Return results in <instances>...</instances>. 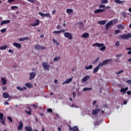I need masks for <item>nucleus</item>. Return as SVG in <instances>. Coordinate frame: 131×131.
I'll return each mask as SVG.
<instances>
[{
	"mask_svg": "<svg viewBox=\"0 0 131 131\" xmlns=\"http://www.w3.org/2000/svg\"><path fill=\"white\" fill-rule=\"evenodd\" d=\"M103 43H95L94 44H93L92 47H97L98 48H100V51H104L106 50V47L104 46Z\"/></svg>",
	"mask_w": 131,
	"mask_h": 131,
	"instance_id": "f257e3e1",
	"label": "nucleus"
},
{
	"mask_svg": "<svg viewBox=\"0 0 131 131\" xmlns=\"http://www.w3.org/2000/svg\"><path fill=\"white\" fill-rule=\"evenodd\" d=\"M38 14L40 16H41L42 17H47V18H51V15H50V13H46V14H45V13H42L41 12H38Z\"/></svg>",
	"mask_w": 131,
	"mask_h": 131,
	"instance_id": "f03ea898",
	"label": "nucleus"
},
{
	"mask_svg": "<svg viewBox=\"0 0 131 131\" xmlns=\"http://www.w3.org/2000/svg\"><path fill=\"white\" fill-rule=\"evenodd\" d=\"M63 35L64 36L67 38L68 39H72L73 38L72 34L70 32H64Z\"/></svg>",
	"mask_w": 131,
	"mask_h": 131,
	"instance_id": "7ed1b4c3",
	"label": "nucleus"
},
{
	"mask_svg": "<svg viewBox=\"0 0 131 131\" xmlns=\"http://www.w3.org/2000/svg\"><path fill=\"white\" fill-rule=\"evenodd\" d=\"M111 61V60L110 59H108L107 60H105L103 61H102V62H101V63H100L99 64H98V65H100V67H103L104 65H106L108 64V63Z\"/></svg>",
	"mask_w": 131,
	"mask_h": 131,
	"instance_id": "20e7f679",
	"label": "nucleus"
},
{
	"mask_svg": "<svg viewBox=\"0 0 131 131\" xmlns=\"http://www.w3.org/2000/svg\"><path fill=\"white\" fill-rule=\"evenodd\" d=\"M118 38L119 39H129V37L127 34L121 35Z\"/></svg>",
	"mask_w": 131,
	"mask_h": 131,
	"instance_id": "39448f33",
	"label": "nucleus"
},
{
	"mask_svg": "<svg viewBox=\"0 0 131 131\" xmlns=\"http://www.w3.org/2000/svg\"><path fill=\"white\" fill-rule=\"evenodd\" d=\"M42 65V67L44 69L47 70L50 69V66L49 65L48 63L43 62Z\"/></svg>",
	"mask_w": 131,
	"mask_h": 131,
	"instance_id": "423d86ee",
	"label": "nucleus"
},
{
	"mask_svg": "<svg viewBox=\"0 0 131 131\" xmlns=\"http://www.w3.org/2000/svg\"><path fill=\"white\" fill-rule=\"evenodd\" d=\"M113 24V23L112 21H110L107 24H106L105 25L106 30H108L110 26H112Z\"/></svg>",
	"mask_w": 131,
	"mask_h": 131,
	"instance_id": "0eeeda50",
	"label": "nucleus"
},
{
	"mask_svg": "<svg viewBox=\"0 0 131 131\" xmlns=\"http://www.w3.org/2000/svg\"><path fill=\"white\" fill-rule=\"evenodd\" d=\"M40 24V20L39 19H36L34 24H31L30 25L31 26H37Z\"/></svg>",
	"mask_w": 131,
	"mask_h": 131,
	"instance_id": "6e6552de",
	"label": "nucleus"
},
{
	"mask_svg": "<svg viewBox=\"0 0 131 131\" xmlns=\"http://www.w3.org/2000/svg\"><path fill=\"white\" fill-rule=\"evenodd\" d=\"M90 76L87 75L85 76L84 77H83L82 79H81V81L82 82H86L88 80L90 79Z\"/></svg>",
	"mask_w": 131,
	"mask_h": 131,
	"instance_id": "1a4fd4ad",
	"label": "nucleus"
},
{
	"mask_svg": "<svg viewBox=\"0 0 131 131\" xmlns=\"http://www.w3.org/2000/svg\"><path fill=\"white\" fill-rule=\"evenodd\" d=\"M36 77V73L34 72H32L30 73L29 80H32L33 78Z\"/></svg>",
	"mask_w": 131,
	"mask_h": 131,
	"instance_id": "9d476101",
	"label": "nucleus"
},
{
	"mask_svg": "<svg viewBox=\"0 0 131 131\" xmlns=\"http://www.w3.org/2000/svg\"><path fill=\"white\" fill-rule=\"evenodd\" d=\"M10 22H11V20H10L9 19L5 20L2 21L0 25H1V26H3L5 24H8L10 23Z\"/></svg>",
	"mask_w": 131,
	"mask_h": 131,
	"instance_id": "9b49d317",
	"label": "nucleus"
},
{
	"mask_svg": "<svg viewBox=\"0 0 131 131\" xmlns=\"http://www.w3.org/2000/svg\"><path fill=\"white\" fill-rule=\"evenodd\" d=\"M72 129L73 130V131H79V128L78 126H75L74 127H73V128H72L71 127H70V130L72 131Z\"/></svg>",
	"mask_w": 131,
	"mask_h": 131,
	"instance_id": "f8f14e48",
	"label": "nucleus"
},
{
	"mask_svg": "<svg viewBox=\"0 0 131 131\" xmlns=\"http://www.w3.org/2000/svg\"><path fill=\"white\" fill-rule=\"evenodd\" d=\"M4 117V114L2 113H0V119H1V122L2 124H5V121H4L3 119Z\"/></svg>",
	"mask_w": 131,
	"mask_h": 131,
	"instance_id": "ddd939ff",
	"label": "nucleus"
},
{
	"mask_svg": "<svg viewBox=\"0 0 131 131\" xmlns=\"http://www.w3.org/2000/svg\"><path fill=\"white\" fill-rule=\"evenodd\" d=\"M3 97L5 99H7L10 98V95L8 92H4Z\"/></svg>",
	"mask_w": 131,
	"mask_h": 131,
	"instance_id": "4468645a",
	"label": "nucleus"
},
{
	"mask_svg": "<svg viewBox=\"0 0 131 131\" xmlns=\"http://www.w3.org/2000/svg\"><path fill=\"white\" fill-rule=\"evenodd\" d=\"M101 67L99 64H98V66L96 67V68H94L93 70V73H96L98 72V70H99V68Z\"/></svg>",
	"mask_w": 131,
	"mask_h": 131,
	"instance_id": "2eb2a0df",
	"label": "nucleus"
},
{
	"mask_svg": "<svg viewBox=\"0 0 131 131\" xmlns=\"http://www.w3.org/2000/svg\"><path fill=\"white\" fill-rule=\"evenodd\" d=\"M105 11V9H98L95 11H94V13H102Z\"/></svg>",
	"mask_w": 131,
	"mask_h": 131,
	"instance_id": "dca6fc26",
	"label": "nucleus"
},
{
	"mask_svg": "<svg viewBox=\"0 0 131 131\" xmlns=\"http://www.w3.org/2000/svg\"><path fill=\"white\" fill-rule=\"evenodd\" d=\"M23 123H22V121H20L19 122V125L18 126V130H21L23 129Z\"/></svg>",
	"mask_w": 131,
	"mask_h": 131,
	"instance_id": "f3484780",
	"label": "nucleus"
},
{
	"mask_svg": "<svg viewBox=\"0 0 131 131\" xmlns=\"http://www.w3.org/2000/svg\"><path fill=\"white\" fill-rule=\"evenodd\" d=\"M72 81V78H69L67 80H66V81L63 82L62 83L63 85H64L65 84H69L70 83L71 81Z\"/></svg>",
	"mask_w": 131,
	"mask_h": 131,
	"instance_id": "a211bd4d",
	"label": "nucleus"
},
{
	"mask_svg": "<svg viewBox=\"0 0 131 131\" xmlns=\"http://www.w3.org/2000/svg\"><path fill=\"white\" fill-rule=\"evenodd\" d=\"M16 89L18 91H23L27 90V88L26 86H24L23 88H21L20 86H18L17 87H16Z\"/></svg>",
	"mask_w": 131,
	"mask_h": 131,
	"instance_id": "6ab92c4d",
	"label": "nucleus"
},
{
	"mask_svg": "<svg viewBox=\"0 0 131 131\" xmlns=\"http://www.w3.org/2000/svg\"><path fill=\"white\" fill-rule=\"evenodd\" d=\"M89 36H90V35L88 33H83V34H82L81 37L84 38H87L88 37H89Z\"/></svg>",
	"mask_w": 131,
	"mask_h": 131,
	"instance_id": "aec40b11",
	"label": "nucleus"
},
{
	"mask_svg": "<svg viewBox=\"0 0 131 131\" xmlns=\"http://www.w3.org/2000/svg\"><path fill=\"white\" fill-rule=\"evenodd\" d=\"M25 129L26 131H33V128L30 126H26Z\"/></svg>",
	"mask_w": 131,
	"mask_h": 131,
	"instance_id": "412c9836",
	"label": "nucleus"
},
{
	"mask_svg": "<svg viewBox=\"0 0 131 131\" xmlns=\"http://www.w3.org/2000/svg\"><path fill=\"white\" fill-rule=\"evenodd\" d=\"M13 46L14 47H17L18 48H21V45L20 43H17V42H14L13 43Z\"/></svg>",
	"mask_w": 131,
	"mask_h": 131,
	"instance_id": "4be33fe9",
	"label": "nucleus"
},
{
	"mask_svg": "<svg viewBox=\"0 0 131 131\" xmlns=\"http://www.w3.org/2000/svg\"><path fill=\"white\" fill-rule=\"evenodd\" d=\"M117 28L118 29L124 30L125 29V26H123L121 24H119L117 26Z\"/></svg>",
	"mask_w": 131,
	"mask_h": 131,
	"instance_id": "5701e85b",
	"label": "nucleus"
},
{
	"mask_svg": "<svg viewBox=\"0 0 131 131\" xmlns=\"http://www.w3.org/2000/svg\"><path fill=\"white\" fill-rule=\"evenodd\" d=\"M79 29L81 30H83L84 28V24L83 23H79Z\"/></svg>",
	"mask_w": 131,
	"mask_h": 131,
	"instance_id": "b1692460",
	"label": "nucleus"
},
{
	"mask_svg": "<svg viewBox=\"0 0 131 131\" xmlns=\"http://www.w3.org/2000/svg\"><path fill=\"white\" fill-rule=\"evenodd\" d=\"M25 86H27V87H28V88H29V89H31V88H32L33 87V84H31V83H26L25 84Z\"/></svg>",
	"mask_w": 131,
	"mask_h": 131,
	"instance_id": "393cba45",
	"label": "nucleus"
},
{
	"mask_svg": "<svg viewBox=\"0 0 131 131\" xmlns=\"http://www.w3.org/2000/svg\"><path fill=\"white\" fill-rule=\"evenodd\" d=\"M106 23V21L105 20H100L98 22V24L101 25H104Z\"/></svg>",
	"mask_w": 131,
	"mask_h": 131,
	"instance_id": "a878e982",
	"label": "nucleus"
},
{
	"mask_svg": "<svg viewBox=\"0 0 131 131\" xmlns=\"http://www.w3.org/2000/svg\"><path fill=\"white\" fill-rule=\"evenodd\" d=\"M99 112H100V110L99 109L94 110L93 111V115L98 114Z\"/></svg>",
	"mask_w": 131,
	"mask_h": 131,
	"instance_id": "bb28decb",
	"label": "nucleus"
},
{
	"mask_svg": "<svg viewBox=\"0 0 131 131\" xmlns=\"http://www.w3.org/2000/svg\"><path fill=\"white\" fill-rule=\"evenodd\" d=\"M28 109L29 111H27L25 110L26 113L28 115H31L32 114H31V110L30 107H28Z\"/></svg>",
	"mask_w": 131,
	"mask_h": 131,
	"instance_id": "cd10ccee",
	"label": "nucleus"
},
{
	"mask_svg": "<svg viewBox=\"0 0 131 131\" xmlns=\"http://www.w3.org/2000/svg\"><path fill=\"white\" fill-rule=\"evenodd\" d=\"M35 49L37 50H41V46L40 45H35Z\"/></svg>",
	"mask_w": 131,
	"mask_h": 131,
	"instance_id": "c85d7f7f",
	"label": "nucleus"
},
{
	"mask_svg": "<svg viewBox=\"0 0 131 131\" xmlns=\"http://www.w3.org/2000/svg\"><path fill=\"white\" fill-rule=\"evenodd\" d=\"M115 2L118 4H122L125 3V1H120V0H115Z\"/></svg>",
	"mask_w": 131,
	"mask_h": 131,
	"instance_id": "c756f323",
	"label": "nucleus"
},
{
	"mask_svg": "<svg viewBox=\"0 0 131 131\" xmlns=\"http://www.w3.org/2000/svg\"><path fill=\"white\" fill-rule=\"evenodd\" d=\"M8 48L7 45H4L3 46L0 47V50H5Z\"/></svg>",
	"mask_w": 131,
	"mask_h": 131,
	"instance_id": "7c9ffc66",
	"label": "nucleus"
},
{
	"mask_svg": "<svg viewBox=\"0 0 131 131\" xmlns=\"http://www.w3.org/2000/svg\"><path fill=\"white\" fill-rule=\"evenodd\" d=\"M7 80H6V79H5L4 78H2V84L3 85H5L7 84Z\"/></svg>",
	"mask_w": 131,
	"mask_h": 131,
	"instance_id": "2f4dec72",
	"label": "nucleus"
},
{
	"mask_svg": "<svg viewBox=\"0 0 131 131\" xmlns=\"http://www.w3.org/2000/svg\"><path fill=\"white\" fill-rule=\"evenodd\" d=\"M66 11L67 13H72L74 12V10L72 9H67Z\"/></svg>",
	"mask_w": 131,
	"mask_h": 131,
	"instance_id": "473e14b6",
	"label": "nucleus"
},
{
	"mask_svg": "<svg viewBox=\"0 0 131 131\" xmlns=\"http://www.w3.org/2000/svg\"><path fill=\"white\" fill-rule=\"evenodd\" d=\"M93 90V89L92 88H83V91H92Z\"/></svg>",
	"mask_w": 131,
	"mask_h": 131,
	"instance_id": "72a5a7b5",
	"label": "nucleus"
},
{
	"mask_svg": "<svg viewBox=\"0 0 131 131\" xmlns=\"http://www.w3.org/2000/svg\"><path fill=\"white\" fill-rule=\"evenodd\" d=\"M93 68V65H90V66H89L88 67H85V69L86 70H89V69H92Z\"/></svg>",
	"mask_w": 131,
	"mask_h": 131,
	"instance_id": "f704fd0d",
	"label": "nucleus"
},
{
	"mask_svg": "<svg viewBox=\"0 0 131 131\" xmlns=\"http://www.w3.org/2000/svg\"><path fill=\"white\" fill-rule=\"evenodd\" d=\"M120 92L121 93H123V94H125V93H126V91L125 90L124 88H122L120 90Z\"/></svg>",
	"mask_w": 131,
	"mask_h": 131,
	"instance_id": "c9c22d12",
	"label": "nucleus"
},
{
	"mask_svg": "<svg viewBox=\"0 0 131 131\" xmlns=\"http://www.w3.org/2000/svg\"><path fill=\"white\" fill-rule=\"evenodd\" d=\"M60 59V57H56L54 58L53 61H59Z\"/></svg>",
	"mask_w": 131,
	"mask_h": 131,
	"instance_id": "e433bc0d",
	"label": "nucleus"
},
{
	"mask_svg": "<svg viewBox=\"0 0 131 131\" xmlns=\"http://www.w3.org/2000/svg\"><path fill=\"white\" fill-rule=\"evenodd\" d=\"M52 41H53V42L54 43H56V45H57V46H59V43L57 41L56 39H53Z\"/></svg>",
	"mask_w": 131,
	"mask_h": 131,
	"instance_id": "4c0bfd02",
	"label": "nucleus"
},
{
	"mask_svg": "<svg viewBox=\"0 0 131 131\" xmlns=\"http://www.w3.org/2000/svg\"><path fill=\"white\" fill-rule=\"evenodd\" d=\"M108 0H101V3L103 4H106L108 3Z\"/></svg>",
	"mask_w": 131,
	"mask_h": 131,
	"instance_id": "58836bf2",
	"label": "nucleus"
},
{
	"mask_svg": "<svg viewBox=\"0 0 131 131\" xmlns=\"http://www.w3.org/2000/svg\"><path fill=\"white\" fill-rule=\"evenodd\" d=\"M113 24H116L118 23V19H113L112 20Z\"/></svg>",
	"mask_w": 131,
	"mask_h": 131,
	"instance_id": "ea45409f",
	"label": "nucleus"
},
{
	"mask_svg": "<svg viewBox=\"0 0 131 131\" xmlns=\"http://www.w3.org/2000/svg\"><path fill=\"white\" fill-rule=\"evenodd\" d=\"M6 31H7L6 28H4L3 29L1 30V33H4L5 32H6Z\"/></svg>",
	"mask_w": 131,
	"mask_h": 131,
	"instance_id": "a19ab883",
	"label": "nucleus"
},
{
	"mask_svg": "<svg viewBox=\"0 0 131 131\" xmlns=\"http://www.w3.org/2000/svg\"><path fill=\"white\" fill-rule=\"evenodd\" d=\"M11 9L12 10H14L15 9H18V6H11Z\"/></svg>",
	"mask_w": 131,
	"mask_h": 131,
	"instance_id": "79ce46f5",
	"label": "nucleus"
},
{
	"mask_svg": "<svg viewBox=\"0 0 131 131\" xmlns=\"http://www.w3.org/2000/svg\"><path fill=\"white\" fill-rule=\"evenodd\" d=\"M7 119H8L10 122H12L13 121L12 118L10 117H7Z\"/></svg>",
	"mask_w": 131,
	"mask_h": 131,
	"instance_id": "37998d69",
	"label": "nucleus"
},
{
	"mask_svg": "<svg viewBox=\"0 0 131 131\" xmlns=\"http://www.w3.org/2000/svg\"><path fill=\"white\" fill-rule=\"evenodd\" d=\"M27 1H28L29 2H31V3L35 4L36 0H27Z\"/></svg>",
	"mask_w": 131,
	"mask_h": 131,
	"instance_id": "c03bdc74",
	"label": "nucleus"
},
{
	"mask_svg": "<svg viewBox=\"0 0 131 131\" xmlns=\"http://www.w3.org/2000/svg\"><path fill=\"white\" fill-rule=\"evenodd\" d=\"M126 15H127V13L125 12H122V16L123 17H124V18L126 17Z\"/></svg>",
	"mask_w": 131,
	"mask_h": 131,
	"instance_id": "a18cd8bd",
	"label": "nucleus"
},
{
	"mask_svg": "<svg viewBox=\"0 0 131 131\" xmlns=\"http://www.w3.org/2000/svg\"><path fill=\"white\" fill-rule=\"evenodd\" d=\"M53 34H60V31H54L53 32Z\"/></svg>",
	"mask_w": 131,
	"mask_h": 131,
	"instance_id": "49530a36",
	"label": "nucleus"
},
{
	"mask_svg": "<svg viewBox=\"0 0 131 131\" xmlns=\"http://www.w3.org/2000/svg\"><path fill=\"white\" fill-rule=\"evenodd\" d=\"M123 72H124L123 70L119 71V72H117L116 74H117V75H119V74H121V73H122Z\"/></svg>",
	"mask_w": 131,
	"mask_h": 131,
	"instance_id": "de8ad7c7",
	"label": "nucleus"
},
{
	"mask_svg": "<svg viewBox=\"0 0 131 131\" xmlns=\"http://www.w3.org/2000/svg\"><path fill=\"white\" fill-rule=\"evenodd\" d=\"M120 31L119 30H116L115 31V34H118L119 33H120Z\"/></svg>",
	"mask_w": 131,
	"mask_h": 131,
	"instance_id": "09e8293b",
	"label": "nucleus"
},
{
	"mask_svg": "<svg viewBox=\"0 0 131 131\" xmlns=\"http://www.w3.org/2000/svg\"><path fill=\"white\" fill-rule=\"evenodd\" d=\"M48 112H49L50 113H51L52 112V108H49L47 110Z\"/></svg>",
	"mask_w": 131,
	"mask_h": 131,
	"instance_id": "8fccbe9b",
	"label": "nucleus"
},
{
	"mask_svg": "<svg viewBox=\"0 0 131 131\" xmlns=\"http://www.w3.org/2000/svg\"><path fill=\"white\" fill-rule=\"evenodd\" d=\"M116 46H119V41H117V42L115 43Z\"/></svg>",
	"mask_w": 131,
	"mask_h": 131,
	"instance_id": "3c124183",
	"label": "nucleus"
},
{
	"mask_svg": "<svg viewBox=\"0 0 131 131\" xmlns=\"http://www.w3.org/2000/svg\"><path fill=\"white\" fill-rule=\"evenodd\" d=\"M18 40H19V41H24V40H25V38H19Z\"/></svg>",
	"mask_w": 131,
	"mask_h": 131,
	"instance_id": "603ef678",
	"label": "nucleus"
},
{
	"mask_svg": "<svg viewBox=\"0 0 131 131\" xmlns=\"http://www.w3.org/2000/svg\"><path fill=\"white\" fill-rule=\"evenodd\" d=\"M122 55H123L122 54H117V55H116V57H120L122 56Z\"/></svg>",
	"mask_w": 131,
	"mask_h": 131,
	"instance_id": "864d4df0",
	"label": "nucleus"
},
{
	"mask_svg": "<svg viewBox=\"0 0 131 131\" xmlns=\"http://www.w3.org/2000/svg\"><path fill=\"white\" fill-rule=\"evenodd\" d=\"M14 1H16V0H8L7 1V2H8L9 3H11L12 2H13Z\"/></svg>",
	"mask_w": 131,
	"mask_h": 131,
	"instance_id": "5fc2aeb1",
	"label": "nucleus"
},
{
	"mask_svg": "<svg viewBox=\"0 0 131 131\" xmlns=\"http://www.w3.org/2000/svg\"><path fill=\"white\" fill-rule=\"evenodd\" d=\"M34 4L37 5H40V3L38 2V1H35V2Z\"/></svg>",
	"mask_w": 131,
	"mask_h": 131,
	"instance_id": "6e6d98bb",
	"label": "nucleus"
},
{
	"mask_svg": "<svg viewBox=\"0 0 131 131\" xmlns=\"http://www.w3.org/2000/svg\"><path fill=\"white\" fill-rule=\"evenodd\" d=\"M105 7V5H101L99 6V8H103Z\"/></svg>",
	"mask_w": 131,
	"mask_h": 131,
	"instance_id": "4d7b16f0",
	"label": "nucleus"
},
{
	"mask_svg": "<svg viewBox=\"0 0 131 131\" xmlns=\"http://www.w3.org/2000/svg\"><path fill=\"white\" fill-rule=\"evenodd\" d=\"M127 36L129 37V38H131V33H127Z\"/></svg>",
	"mask_w": 131,
	"mask_h": 131,
	"instance_id": "13d9d810",
	"label": "nucleus"
},
{
	"mask_svg": "<svg viewBox=\"0 0 131 131\" xmlns=\"http://www.w3.org/2000/svg\"><path fill=\"white\" fill-rule=\"evenodd\" d=\"M61 28V26L60 25H58L57 27V29H60Z\"/></svg>",
	"mask_w": 131,
	"mask_h": 131,
	"instance_id": "bf43d9fd",
	"label": "nucleus"
},
{
	"mask_svg": "<svg viewBox=\"0 0 131 131\" xmlns=\"http://www.w3.org/2000/svg\"><path fill=\"white\" fill-rule=\"evenodd\" d=\"M126 82L129 83V84H130L131 83V80H127L126 81Z\"/></svg>",
	"mask_w": 131,
	"mask_h": 131,
	"instance_id": "052dcab7",
	"label": "nucleus"
},
{
	"mask_svg": "<svg viewBox=\"0 0 131 131\" xmlns=\"http://www.w3.org/2000/svg\"><path fill=\"white\" fill-rule=\"evenodd\" d=\"M127 95H131V92L130 91H127Z\"/></svg>",
	"mask_w": 131,
	"mask_h": 131,
	"instance_id": "680f3d73",
	"label": "nucleus"
},
{
	"mask_svg": "<svg viewBox=\"0 0 131 131\" xmlns=\"http://www.w3.org/2000/svg\"><path fill=\"white\" fill-rule=\"evenodd\" d=\"M100 59V58H97L95 60V63H96L97 62H98Z\"/></svg>",
	"mask_w": 131,
	"mask_h": 131,
	"instance_id": "e2e57ef3",
	"label": "nucleus"
},
{
	"mask_svg": "<svg viewBox=\"0 0 131 131\" xmlns=\"http://www.w3.org/2000/svg\"><path fill=\"white\" fill-rule=\"evenodd\" d=\"M76 96V93L75 92H73V98H75Z\"/></svg>",
	"mask_w": 131,
	"mask_h": 131,
	"instance_id": "0e129e2a",
	"label": "nucleus"
},
{
	"mask_svg": "<svg viewBox=\"0 0 131 131\" xmlns=\"http://www.w3.org/2000/svg\"><path fill=\"white\" fill-rule=\"evenodd\" d=\"M60 33H61V32H65V30L64 29H62V30H60L59 31Z\"/></svg>",
	"mask_w": 131,
	"mask_h": 131,
	"instance_id": "69168bd1",
	"label": "nucleus"
},
{
	"mask_svg": "<svg viewBox=\"0 0 131 131\" xmlns=\"http://www.w3.org/2000/svg\"><path fill=\"white\" fill-rule=\"evenodd\" d=\"M123 104H124V105L127 104V101H126V100H124V102H123Z\"/></svg>",
	"mask_w": 131,
	"mask_h": 131,
	"instance_id": "338daca9",
	"label": "nucleus"
},
{
	"mask_svg": "<svg viewBox=\"0 0 131 131\" xmlns=\"http://www.w3.org/2000/svg\"><path fill=\"white\" fill-rule=\"evenodd\" d=\"M96 103H97V102H96V101H94L93 102V105H95L96 104Z\"/></svg>",
	"mask_w": 131,
	"mask_h": 131,
	"instance_id": "774afa93",
	"label": "nucleus"
}]
</instances>
